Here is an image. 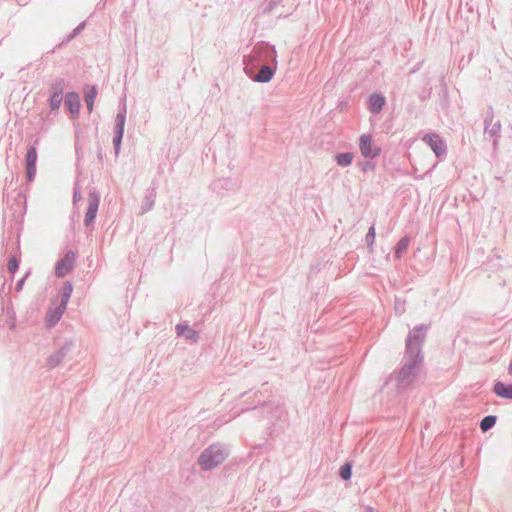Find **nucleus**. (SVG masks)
<instances>
[{
  "instance_id": "ddd939ff",
  "label": "nucleus",
  "mask_w": 512,
  "mask_h": 512,
  "mask_svg": "<svg viewBox=\"0 0 512 512\" xmlns=\"http://www.w3.org/2000/svg\"><path fill=\"white\" fill-rule=\"evenodd\" d=\"M493 119L494 109L489 105L484 117V134H488L490 137L494 138V145H496L500 137L501 123L500 121L494 123Z\"/></svg>"
},
{
  "instance_id": "f704fd0d",
  "label": "nucleus",
  "mask_w": 512,
  "mask_h": 512,
  "mask_svg": "<svg viewBox=\"0 0 512 512\" xmlns=\"http://www.w3.org/2000/svg\"><path fill=\"white\" fill-rule=\"evenodd\" d=\"M29 272H27L21 279H19L17 282H16V285H15V289L16 291H21L23 286H24V283H25V280H26V277L28 276Z\"/></svg>"
},
{
  "instance_id": "6ab92c4d",
  "label": "nucleus",
  "mask_w": 512,
  "mask_h": 512,
  "mask_svg": "<svg viewBox=\"0 0 512 512\" xmlns=\"http://www.w3.org/2000/svg\"><path fill=\"white\" fill-rule=\"evenodd\" d=\"M98 90L97 86H86L84 89V100L86 102L87 110L89 113L93 111L94 108V102L97 97Z\"/></svg>"
},
{
  "instance_id": "72a5a7b5",
  "label": "nucleus",
  "mask_w": 512,
  "mask_h": 512,
  "mask_svg": "<svg viewBox=\"0 0 512 512\" xmlns=\"http://www.w3.org/2000/svg\"><path fill=\"white\" fill-rule=\"evenodd\" d=\"M81 199H82V196H81L79 182H78V180H76L74 182V186H73V203L76 204Z\"/></svg>"
},
{
  "instance_id": "b1692460",
  "label": "nucleus",
  "mask_w": 512,
  "mask_h": 512,
  "mask_svg": "<svg viewBox=\"0 0 512 512\" xmlns=\"http://www.w3.org/2000/svg\"><path fill=\"white\" fill-rule=\"evenodd\" d=\"M155 197H156V193H155L154 189L147 190V193H146L143 203L141 205V213H146L154 207Z\"/></svg>"
},
{
  "instance_id": "2f4dec72",
  "label": "nucleus",
  "mask_w": 512,
  "mask_h": 512,
  "mask_svg": "<svg viewBox=\"0 0 512 512\" xmlns=\"http://www.w3.org/2000/svg\"><path fill=\"white\" fill-rule=\"evenodd\" d=\"M405 305H406V302L404 299H402L400 297H395L394 309H395L396 314L402 315L406 310Z\"/></svg>"
},
{
  "instance_id": "2eb2a0df",
  "label": "nucleus",
  "mask_w": 512,
  "mask_h": 512,
  "mask_svg": "<svg viewBox=\"0 0 512 512\" xmlns=\"http://www.w3.org/2000/svg\"><path fill=\"white\" fill-rule=\"evenodd\" d=\"M386 105V97L381 92H373L367 98V106L373 115L379 114Z\"/></svg>"
},
{
  "instance_id": "423d86ee",
  "label": "nucleus",
  "mask_w": 512,
  "mask_h": 512,
  "mask_svg": "<svg viewBox=\"0 0 512 512\" xmlns=\"http://www.w3.org/2000/svg\"><path fill=\"white\" fill-rule=\"evenodd\" d=\"M77 252L69 249L64 256L55 263V275L57 278H64L71 273L76 265Z\"/></svg>"
},
{
  "instance_id": "412c9836",
  "label": "nucleus",
  "mask_w": 512,
  "mask_h": 512,
  "mask_svg": "<svg viewBox=\"0 0 512 512\" xmlns=\"http://www.w3.org/2000/svg\"><path fill=\"white\" fill-rule=\"evenodd\" d=\"M73 292V283L71 281H65L59 291L61 300L60 305L67 308V304Z\"/></svg>"
},
{
  "instance_id": "aec40b11",
  "label": "nucleus",
  "mask_w": 512,
  "mask_h": 512,
  "mask_svg": "<svg viewBox=\"0 0 512 512\" xmlns=\"http://www.w3.org/2000/svg\"><path fill=\"white\" fill-rule=\"evenodd\" d=\"M411 242V238L409 235H404L400 238V240L394 246V257L400 260L404 253L407 251L409 244Z\"/></svg>"
},
{
  "instance_id": "cd10ccee",
  "label": "nucleus",
  "mask_w": 512,
  "mask_h": 512,
  "mask_svg": "<svg viewBox=\"0 0 512 512\" xmlns=\"http://www.w3.org/2000/svg\"><path fill=\"white\" fill-rule=\"evenodd\" d=\"M283 0H265L262 5V14L269 15Z\"/></svg>"
},
{
  "instance_id": "6e6552de",
  "label": "nucleus",
  "mask_w": 512,
  "mask_h": 512,
  "mask_svg": "<svg viewBox=\"0 0 512 512\" xmlns=\"http://www.w3.org/2000/svg\"><path fill=\"white\" fill-rule=\"evenodd\" d=\"M241 184L240 178L220 177L211 182L210 188L218 195H224L226 192H237Z\"/></svg>"
},
{
  "instance_id": "c756f323",
  "label": "nucleus",
  "mask_w": 512,
  "mask_h": 512,
  "mask_svg": "<svg viewBox=\"0 0 512 512\" xmlns=\"http://www.w3.org/2000/svg\"><path fill=\"white\" fill-rule=\"evenodd\" d=\"M20 262H21V259L19 256L12 255L8 259V263H7V269L9 271V273L14 275L19 269Z\"/></svg>"
},
{
  "instance_id": "0eeeda50",
  "label": "nucleus",
  "mask_w": 512,
  "mask_h": 512,
  "mask_svg": "<svg viewBox=\"0 0 512 512\" xmlns=\"http://www.w3.org/2000/svg\"><path fill=\"white\" fill-rule=\"evenodd\" d=\"M39 145V139L36 138L32 144H30L27 148V152L25 155V172H26V180L28 182H32L35 179L37 172V160L38 153L37 148Z\"/></svg>"
},
{
  "instance_id": "f3484780",
  "label": "nucleus",
  "mask_w": 512,
  "mask_h": 512,
  "mask_svg": "<svg viewBox=\"0 0 512 512\" xmlns=\"http://www.w3.org/2000/svg\"><path fill=\"white\" fill-rule=\"evenodd\" d=\"M492 391L499 398L512 401V383L495 380Z\"/></svg>"
},
{
  "instance_id": "473e14b6",
  "label": "nucleus",
  "mask_w": 512,
  "mask_h": 512,
  "mask_svg": "<svg viewBox=\"0 0 512 512\" xmlns=\"http://www.w3.org/2000/svg\"><path fill=\"white\" fill-rule=\"evenodd\" d=\"M359 166L363 172L374 171L376 169V163L371 159L359 162Z\"/></svg>"
},
{
  "instance_id": "c85d7f7f",
  "label": "nucleus",
  "mask_w": 512,
  "mask_h": 512,
  "mask_svg": "<svg viewBox=\"0 0 512 512\" xmlns=\"http://www.w3.org/2000/svg\"><path fill=\"white\" fill-rule=\"evenodd\" d=\"M375 239H376V229H375V226L374 224H372L368 231H367V234L365 236V242L367 244V247L369 248V250H373V246H374V243H375Z\"/></svg>"
},
{
  "instance_id": "393cba45",
  "label": "nucleus",
  "mask_w": 512,
  "mask_h": 512,
  "mask_svg": "<svg viewBox=\"0 0 512 512\" xmlns=\"http://www.w3.org/2000/svg\"><path fill=\"white\" fill-rule=\"evenodd\" d=\"M66 80L62 77H58L54 80L53 83H51L49 87V94H56V95H64V90L66 88Z\"/></svg>"
},
{
  "instance_id": "9d476101",
  "label": "nucleus",
  "mask_w": 512,
  "mask_h": 512,
  "mask_svg": "<svg viewBox=\"0 0 512 512\" xmlns=\"http://www.w3.org/2000/svg\"><path fill=\"white\" fill-rule=\"evenodd\" d=\"M422 140L431 148L438 159H443L447 155V145L443 138L435 133H426Z\"/></svg>"
},
{
  "instance_id": "5701e85b",
  "label": "nucleus",
  "mask_w": 512,
  "mask_h": 512,
  "mask_svg": "<svg viewBox=\"0 0 512 512\" xmlns=\"http://www.w3.org/2000/svg\"><path fill=\"white\" fill-rule=\"evenodd\" d=\"M352 474H353V462L352 461H345L340 466V468L338 470L339 477L342 480H344L346 482H349V481H351Z\"/></svg>"
},
{
  "instance_id": "ea45409f",
  "label": "nucleus",
  "mask_w": 512,
  "mask_h": 512,
  "mask_svg": "<svg viewBox=\"0 0 512 512\" xmlns=\"http://www.w3.org/2000/svg\"><path fill=\"white\" fill-rule=\"evenodd\" d=\"M101 4L104 6L105 2H103V3L102 2H98V6H100Z\"/></svg>"
},
{
  "instance_id": "a878e982",
  "label": "nucleus",
  "mask_w": 512,
  "mask_h": 512,
  "mask_svg": "<svg viewBox=\"0 0 512 512\" xmlns=\"http://www.w3.org/2000/svg\"><path fill=\"white\" fill-rule=\"evenodd\" d=\"M497 419H498V417L496 415L484 416L479 423L480 430L483 433L488 432L495 426Z\"/></svg>"
},
{
  "instance_id": "7c9ffc66",
  "label": "nucleus",
  "mask_w": 512,
  "mask_h": 512,
  "mask_svg": "<svg viewBox=\"0 0 512 512\" xmlns=\"http://www.w3.org/2000/svg\"><path fill=\"white\" fill-rule=\"evenodd\" d=\"M86 26V21L79 23L63 40V43H68L77 37Z\"/></svg>"
},
{
  "instance_id": "39448f33",
  "label": "nucleus",
  "mask_w": 512,
  "mask_h": 512,
  "mask_svg": "<svg viewBox=\"0 0 512 512\" xmlns=\"http://www.w3.org/2000/svg\"><path fill=\"white\" fill-rule=\"evenodd\" d=\"M126 115H127V105H126V96H124L118 105L117 114L114 122V131H113V148L115 155L118 156L121 151V145L125 132V123H126Z\"/></svg>"
},
{
  "instance_id": "bb28decb",
  "label": "nucleus",
  "mask_w": 512,
  "mask_h": 512,
  "mask_svg": "<svg viewBox=\"0 0 512 512\" xmlns=\"http://www.w3.org/2000/svg\"><path fill=\"white\" fill-rule=\"evenodd\" d=\"M64 95L49 94L48 105L51 112H57L64 101Z\"/></svg>"
},
{
  "instance_id": "58836bf2",
  "label": "nucleus",
  "mask_w": 512,
  "mask_h": 512,
  "mask_svg": "<svg viewBox=\"0 0 512 512\" xmlns=\"http://www.w3.org/2000/svg\"><path fill=\"white\" fill-rule=\"evenodd\" d=\"M98 158H99V160H102V153H101V151H99V153H98Z\"/></svg>"
},
{
  "instance_id": "f257e3e1",
  "label": "nucleus",
  "mask_w": 512,
  "mask_h": 512,
  "mask_svg": "<svg viewBox=\"0 0 512 512\" xmlns=\"http://www.w3.org/2000/svg\"><path fill=\"white\" fill-rule=\"evenodd\" d=\"M430 324H418L408 332L401 366L394 370L388 380L395 379L399 393L409 389L416 381L424 364L423 345Z\"/></svg>"
},
{
  "instance_id": "9b49d317",
  "label": "nucleus",
  "mask_w": 512,
  "mask_h": 512,
  "mask_svg": "<svg viewBox=\"0 0 512 512\" xmlns=\"http://www.w3.org/2000/svg\"><path fill=\"white\" fill-rule=\"evenodd\" d=\"M359 149L365 159L374 160L381 154V147L374 144L371 134H362L359 138Z\"/></svg>"
},
{
  "instance_id": "e433bc0d",
  "label": "nucleus",
  "mask_w": 512,
  "mask_h": 512,
  "mask_svg": "<svg viewBox=\"0 0 512 512\" xmlns=\"http://www.w3.org/2000/svg\"><path fill=\"white\" fill-rule=\"evenodd\" d=\"M363 512H375V509L372 506L367 505Z\"/></svg>"
},
{
  "instance_id": "4468645a",
  "label": "nucleus",
  "mask_w": 512,
  "mask_h": 512,
  "mask_svg": "<svg viewBox=\"0 0 512 512\" xmlns=\"http://www.w3.org/2000/svg\"><path fill=\"white\" fill-rule=\"evenodd\" d=\"M65 108L70 113V118L75 119L79 116L81 109L80 95L76 91H70L64 98Z\"/></svg>"
},
{
  "instance_id": "4c0bfd02",
  "label": "nucleus",
  "mask_w": 512,
  "mask_h": 512,
  "mask_svg": "<svg viewBox=\"0 0 512 512\" xmlns=\"http://www.w3.org/2000/svg\"><path fill=\"white\" fill-rule=\"evenodd\" d=\"M507 370H508V374L512 376V360L510 361Z\"/></svg>"
},
{
  "instance_id": "20e7f679",
  "label": "nucleus",
  "mask_w": 512,
  "mask_h": 512,
  "mask_svg": "<svg viewBox=\"0 0 512 512\" xmlns=\"http://www.w3.org/2000/svg\"><path fill=\"white\" fill-rule=\"evenodd\" d=\"M227 457V448L223 444L215 443L201 452L198 458V464L203 470L208 471L222 464Z\"/></svg>"
},
{
  "instance_id": "f03ea898",
  "label": "nucleus",
  "mask_w": 512,
  "mask_h": 512,
  "mask_svg": "<svg viewBox=\"0 0 512 512\" xmlns=\"http://www.w3.org/2000/svg\"><path fill=\"white\" fill-rule=\"evenodd\" d=\"M244 72L253 82L269 83L278 67L275 45L258 41L250 53L243 58Z\"/></svg>"
},
{
  "instance_id": "4be33fe9",
  "label": "nucleus",
  "mask_w": 512,
  "mask_h": 512,
  "mask_svg": "<svg viewBox=\"0 0 512 512\" xmlns=\"http://www.w3.org/2000/svg\"><path fill=\"white\" fill-rule=\"evenodd\" d=\"M334 160L338 166L348 167L352 164V162L354 160V153L353 152L336 153L334 156Z\"/></svg>"
},
{
  "instance_id": "f8f14e48",
  "label": "nucleus",
  "mask_w": 512,
  "mask_h": 512,
  "mask_svg": "<svg viewBox=\"0 0 512 512\" xmlns=\"http://www.w3.org/2000/svg\"><path fill=\"white\" fill-rule=\"evenodd\" d=\"M73 346L74 342L72 340H66L59 349L46 359V367L49 370H53L58 367L64 358L71 352Z\"/></svg>"
},
{
  "instance_id": "1a4fd4ad",
  "label": "nucleus",
  "mask_w": 512,
  "mask_h": 512,
  "mask_svg": "<svg viewBox=\"0 0 512 512\" xmlns=\"http://www.w3.org/2000/svg\"><path fill=\"white\" fill-rule=\"evenodd\" d=\"M100 204V193L95 187L89 188L88 206L85 213L84 225L86 227L94 224Z\"/></svg>"
},
{
  "instance_id": "dca6fc26",
  "label": "nucleus",
  "mask_w": 512,
  "mask_h": 512,
  "mask_svg": "<svg viewBox=\"0 0 512 512\" xmlns=\"http://www.w3.org/2000/svg\"><path fill=\"white\" fill-rule=\"evenodd\" d=\"M67 308L58 304L54 308H48L46 315H45V323L47 327H54L58 324V322L61 320L65 310Z\"/></svg>"
},
{
  "instance_id": "7ed1b4c3",
  "label": "nucleus",
  "mask_w": 512,
  "mask_h": 512,
  "mask_svg": "<svg viewBox=\"0 0 512 512\" xmlns=\"http://www.w3.org/2000/svg\"><path fill=\"white\" fill-rule=\"evenodd\" d=\"M250 410H252L257 417H261L269 421L270 425L267 427L269 435H272L274 432L282 429V427H277V421L280 420L283 415V408L281 406L264 401L260 405L246 407L242 409V412Z\"/></svg>"
},
{
  "instance_id": "a211bd4d",
  "label": "nucleus",
  "mask_w": 512,
  "mask_h": 512,
  "mask_svg": "<svg viewBox=\"0 0 512 512\" xmlns=\"http://www.w3.org/2000/svg\"><path fill=\"white\" fill-rule=\"evenodd\" d=\"M175 330L177 336L184 337L186 340L191 342H195L199 338V333L187 323L177 324Z\"/></svg>"
},
{
  "instance_id": "c9c22d12",
  "label": "nucleus",
  "mask_w": 512,
  "mask_h": 512,
  "mask_svg": "<svg viewBox=\"0 0 512 512\" xmlns=\"http://www.w3.org/2000/svg\"><path fill=\"white\" fill-rule=\"evenodd\" d=\"M431 96V88L424 89L421 93H419V98L422 101L429 99Z\"/></svg>"
}]
</instances>
